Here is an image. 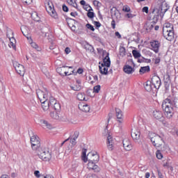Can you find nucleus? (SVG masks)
Wrapping results in <instances>:
<instances>
[{"instance_id":"f257e3e1","label":"nucleus","mask_w":178,"mask_h":178,"mask_svg":"<svg viewBox=\"0 0 178 178\" xmlns=\"http://www.w3.org/2000/svg\"><path fill=\"white\" fill-rule=\"evenodd\" d=\"M175 106H176V102L170 100V99H165L162 103V109L164 111L168 119H170L175 115Z\"/></svg>"},{"instance_id":"f03ea898","label":"nucleus","mask_w":178,"mask_h":178,"mask_svg":"<svg viewBox=\"0 0 178 178\" xmlns=\"http://www.w3.org/2000/svg\"><path fill=\"white\" fill-rule=\"evenodd\" d=\"M36 92L38 97L42 104L43 111H48V109L51 108V97H49L48 96V90H44V91H43L38 89Z\"/></svg>"},{"instance_id":"7ed1b4c3","label":"nucleus","mask_w":178,"mask_h":178,"mask_svg":"<svg viewBox=\"0 0 178 178\" xmlns=\"http://www.w3.org/2000/svg\"><path fill=\"white\" fill-rule=\"evenodd\" d=\"M163 35L168 41H172L175 38V29L173 25L170 23H165L163 26Z\"/></svg>"},{"instance_id":"20e7f679","label":"nucleus","mask_w":178,"mask_h":178,"mask_svg":"<svg viewBox=\"0 0 178 178\" xmlns=\"http://www.w3.org/2000/svg\"><path fill=\"white\" fill-rule=\"evenodd\" d=\"M87 154V149H83L82 152V161H83V162L86 163L88 161H90V162H95V163H97L98 161H99V155L98 154V153L95 152H89Z\"/></svg>"},{"instance_id":"39448f33","label":"nucleus","mask_w":178,"mask_h":178,"mask_svg":"<svg viewBox=\"0 0 178 178\" xmlns=\"http://www.w3.org/2000/svg\"><path fill=\"white\" fill-rule=\"evenodd\" d=\"M36 154L40 159H42V161H44L45 162H48L52 159V154L48 148L42 147L40 150L36 152Z\"/></svg>"},{"instance_id":"423d86ee","label":"nucleus","mask_w":178,"mask_h":178,"mask_svg":"<svg viewBox=\"0 0 178 178\" xmlns=\"http://www.w3.org/2000/svg\"><path fill=\"white\" fill-rule=\"evenodd\" d=\"M149 137L154 147H156V148H159V147H161L162 145L163 144V140L159 135H156L154 133H150L149 134Z\"/></svg>"},{"instance_id":"0eeeda50","label":"nucleus","mask_w":178,"mask_h":178,"mask_svg":"<svg viewBox=\"0 0 178 178\" xmlns=\"http://www.w3.org/2000/svg\"><path fill=\"white\" fill-rule=\"evenodd\" d=\"M31 148L33 151L38 152L42 147H41V141L37 135H33L31 137Z\"/></svg>"},{"instance_id":"6e6552de","label":"nucleus","mask_w":178,"mask_h":178,"mask_svg":"<svg viewBox=\"0 0 178 178\" xmlns=\"http://www.w3.org/2000/svg\"><path fill=\"white\" fill-rule=\"evenodd\" d=\"M45 6L47 12L50 15V16L54 19H58V14H56L55 8H54V4L52 2L47 1Z\"/></svg>"},{"instance_id":"1a4fd4ad","label":"nucleus","mask_w":178,"mask_h":178,"mask_svg":"<svg viewBox=\"0 0 178 178\" xmlns=\"http://www.w3.org/2000/svg\"><path fill=\"white\" fill-rule=\"evenodd\" d=\"M13 66L18 74H19L20 76H24L26 70L24 69V66L23 65L19 64L17 62H14Z\"/></svg>"},{"instance_id":"9d476101","label":"nucleus","mask_w":178,"mask_h":178,"mask_svg":"<svg viewBox=\"0 0 178 178\" xmlns=\"http://www.w3.org/2000/svg\"><path fill=\"white\" fill-rule=\"evenodd\" d=\"M152 86L156 90H158L161 87V78L159 76L154 75L152 77L151 81Z\"/></svg>"},{"instance_id":"9b49d317","label":"nucleus","mask_w":178,"mask_h":178,"mask_svg":"<svg viewBox=\"0 0 178 178\" xmlns=\"http://www.w3.org/2000/svg\"><path fill=\"white\" fill-rule=\"evenodd\" d=\"M140 136H141V133H140V129L137 128H134L131 131V137L133 140L137 143L138 140H140Z\"/></svg>"},{"instance_id":"f8f14e48","label":"nucleus","mask_w":178,"mask_h":178,"mask_svg":"<svg viewBox=\"0 0 178 178\" xmlns=\"http://www.w3.org/2000/svg\"><path fill=\"white\" fill-rule=\"evenodd\" d=\"M50 106L54 108L55 111H60V104L56 102L55 98L50 97Z\"/></svg>"},{"instance_id":"ddd939ff","label":"nucleus","mask_w":178,"mask_h":178,"mask_svg":"<svg viewBox=\"0 0 178 178\" xmlns=\"http://www.w3.org/2000/svg\"><path fill=\"white\" fill-rule=\"evenodd\" d=\"M88 161V168L89 169V170H94V172H99L100 170L99 167H98V165L95 164L97 163L91 161Z\"/></svg>"},{"instance_id":"4468645a","label":"nucleus","mask_w":178,"mask_h":178,"mask_svg":"<svg viewBox=\"0 0 178 178\" xmlns=\"http://www.w3.org/2000/svg\"><path fill=\"white\" fill-rule=\"evenodd\" d=\"M70 88L74 91H80L83 88L81 86V81L80 79H76L75 84L70 86Z\"/></svg>"},{"instance_id":"2eb2a0df","label":"nucleus","mask_w":178,"mask_h":178,"mask_svg":"<svg viewBox=\"0 0 178 178\" xmlns=\"http://www.w3.org/2000/svg\"><path fill=\"white\" fill-rule=\"evenodd\" d=\"M21 31L22 34L24 35V37H26L28 40H30L31 38V36H30V29L26 26H21Z\"/></svg>"},{"instance_id":"dca6fc26","label":"nucleus","mask_w":178,"mask_h":178,"mask_svg":"<svg viewBox=\"0 0 178 178\" xmlns=\"http://www.w3.org/2000/svg\"><path fill=\"white\" fill-rule=\"evenodd\" d=\"M151 47L154 51L156 54H158L159 52V47H161V43L158 40H153L152 42H150Z\"/></svg>"},{"instance_id":"f3484780","label":"nucleus","mask_w":178,"mask_h":178,"mask_svg":"<svg viewBox=\"0 0 178 178\" xmlns=\"http://www.w3.org/2000/svg\"><path fill=\"white\" fill-rule=\"evenodd\" d=\"M123 147L126 151H131L133 149V145L130 143L129 139H125L122 141Z\"/></svg>"},{"instance_id":"a211bd4d","label":"nucleus","mask_w":178,"mask_h":178,"mask_svg":"<svg viewBox=\"0 0 178 178\" xmlns=\"http://www.w3.org/2000/svg\"><path fill=\"white\" fill-rule=\"evenodd\" d=\"M78 108L79 109H80V111H81L82 112H86V113H88L90 112V105L88 104H83V103H80L79 105H78Z\"/></svg>"},{"instance_id":"6ab92c4d","label":"nucleus","mask_w":178,"mask_h":178,"mask_svg":"<svg viewBox=\"0 0 178 178\" xmlns=\"http://www.w3.org/2000/svg\"><path fill=\"white\" fill-rule=\"evenodd\" d=\"M40 123L43 129H49V130L52 129V124L45 120H40Z\"/></svg>"},{"instance_id":"aec40b11","label":"nucleus","mask_w":178,"mask_h":178,"mask_svg":"<svg viewBox=\"0 0 178 178\" xmlns=\"http://www.w3.org/2000/svg\"><path fill=\"white\" fill-rule=\"evenodd\" d=\"M99 65H101L102 67H111V58H109V54H107V56L103 59V63H101V62H99Z\"/></svg>"},{"instance_id":"412c9836","label":"nucleus","mask_w":178,"mask_h":178,"mask_svg":"<svg viewBox=\"0 0 178 178\" xmlns=\"http://www.w3.org/2000/svg\"><path fill=\"white\" fill-rule=\"evenodd\" d=\"M107 147L110 151L113 149V138H112L111 134L107 136Z\"/></svg>"},{"instance_id":"4be33fe9","label":"nucleus","mask_w":178,"mask_h":178,"mask_svg":"<svg viewBox=\"0 0 178 178\" xmlns=\"http://www.w3.org/2000/svg\"><path fill=\"white\" fill-rule=\"evenodd\" d=\"M169 10V8L168 7V4L166 3H163L161 5V13H162V15H161V17H163V15L168 10Z\"/></svg>"},{"instance_id":"5701e85b","label":"nucleus","mask_w":178,"mask_h":178,"mask_svg":"<svg viewBox=\"0 0 178 178\" xmlns=\"http://www.w3.org/2000/svg\"><path fill=\"white\" fill-rule=\"evenodd\" d=\"M8 38L10 40V43L8 44L10 48H13L14 49H16V39H15V37L11 36Z\"/></svg>"},{"instance_id":"b1692460","label":"nucleus","mask_w":178,"mask_h":178,"mask_svg":"<svg viewBox=\"0 0 178 178\" xmlns=\"http://www.w3.org/2000/svg\"><path fill=\"white\" fill-rule=\"evenodd\" d=\"M117 118L119 119L118 122L122 123V119H123V112L119 108H115Z\"/></svg>"},{"instance_id":"393cba45","label":"nucleus","mask_w":178,"mask_h":178,"mask_svg":"<svg viewBox=\"0 0 178 178\" xmlns=\"http://www.w3.org/2000/svg\"><path fill=\"white\" fill-rule=\"evenodd\" d=\"M124 73H127V74H131V73L134 72V70L133 67H131V66L127 65L124 67Z\"/></svg>"},{"instance_id":"a878e982","label":"nucleus","mask_w":178,"mask_h":178,"mask_svg":"<svg viewBox=\"0 0 178 178\" xmlns=\"http://www.w3.org/2000/svg\"><path fill=\"white\" fill-rule=\"evenodd\" d=\"M108 67H108V66H106V65H104V66L102 67V65H100L99 66V70H100V73H101L102 74H108Z\"/></svg>"},{"instance_id":"bb28decb","label":"nucleus","mask_w":178,"mask_h":178,"mask_svg":"<svg viewBox=\"0 0 178 178\" xmlns=\"http://www.w3.org/2000/svg\"><path fill=\"white\" fill-rule=\"evenodd\" d=\"M153 116L154 118H155V119H157L158 120H159V119H162L163 118L162 111H154Z\"/></svg>"},{"instance_id":"cd10ccee","label":"nucleus","mask_w":178,"mask_h":178,"mask_svg":"<svg viewBox=\"0 0 178 178\" xmlns=\"http://www.w3.org/2000/svg\"><path fill=\"white\" fill-rule=\"evenodd\" d=\"M145 88L146 90V91H152V90H154V86H152V83H151V81H147L146 84L145 85Z\"/></svg>"},{"instance_id":"c85d7f7f","label":"nucleus","mask_w":178,"mask_h":178,"mask_svg":"<svg viewBox=\"0 0 178 178\" xmlns=\"http://www.w3.org/2000/svg\"><path fill=\"white\" fill-rule=\"evenodd\" d=\"M76 98L79 101H87V99H86V94L84 92L78 93Z\"/></svg>"},{"instance_id":"c756f323","label":"nucleus","mask_w":178,"mask_h":178,"mask_svg":"<svg viewBox=\"0 0 178 178\" xmlns=\"http://www.w3.org/2000/svg\"><path fill=\"white\" fill-rule=\"evenodd\" d=\"M140 74H144V73H147L149 72V66L141 67L139 70Z\"/></svg>"},{"instance_id":"7c9ffc66","label":"nucleus","mask_w":178,"mask_h":178,"mask_svg":"<svg viewBox=\"0 0 178 178\" xmlns=\"http://www.w3.org/2000/svg\"><path fill=\"white\" fill-rule=\"evenodd\" d=\"M132 55L135 58V59H138V58H141V54H140L138 51L136 49L132 50Z\"/></svg>"},{"instance_id":"2f4dec72","label":"nucleus","mask_w":178,"mask_h":178,"mask_svg":"<svg viewBox=\"0 0 178 178\" xmlns=\"http://www.w3.org/2000/svg\"><path fill=\"white\" fill-rule=\"evenodd\" d=\"M31 17L35 20V22H40V17H38V13L34 12L31 14Z\"/></svg>"},{"instance_id":"473e14b6","label":"nucleus","mask_w":178,"mask_h":178,"mask_svg":"<svg viewBox=\"0 0 178 178\" xmlns=\"http://www.w3.org/2000/svg\"><path fill=\"white\" fill-rule=\"evenodd\" d=\"M23 91L26 94H31V88H30V86H26L23 88Z\"/></svg>"},{"instance_id":"72a5a7b5","label":"nucleus","mask_w":178,"mask_h":178,"mask_svg":"<svg viewBox=\"0 0 178 178\" xmlns=\"http://www.w3.org/2000/svg\"><path fill=\"white\" fill-rule=\"evenodd\" d=\"M49 31H51V28H49V26H45L42 29V33L45 34V35H47Z\"/></svg>"},{"instance_id":"f704fd0d","label":"nucleus","mask_w":178,"mask_h":178,"mask_svg":"<svg viewBox=\"0 0 178 178\" xmlns=\"http://www.w3.org/2000/svg\"><path fill=\"white\" fill-rule=\"evenodd\" d=\"M31 45L32 48H34V49H36L37 51H41V47H38V44H37V43L32 42L31 43Z\"/></svg>"},{"instance_id":"c9c22d12","label":"nucleus","mask_w":178,"mask_h":178,"mask_svg":"<svg viewBox=\"0 0 178 178\" xmlns=\"http://www.w3.org/2000/svg\"><path fill=\"white\" fill-rule=\"evenodd\" d=\"M156 156L157 159H162V158H163V154H162V152H161V150H157L156 152Z\"/></svg>"},{"instance_id":"e433bc0d","label":"nucleus","mask_w":178,"mask_h":178,"mask_svg":"<svg viewBox=\"0 0 178 178\" xmlns=\"http://www.w3.org/2000/svg\"><path fill=\"white\" fill-rule=\"evenodd\" d=\"M120 56H126V49L124 47H121L120 49Z\"/></svg>"},{"instance_id":"4c0bfd02","label":"nucleus","mask_w":178,"mask_h":178,"mask_svg":"<svg viewBox=\"0 0 178 178\" xmlns=\"http://www.w3.org/2000/svg\"><path fill=\"white\" fill-rule=\"evenodd\" d=\"M138 62L139 63H143L144 62H147L148 63H151V60L150 59H145V58H142L138 60Z\"/></svg>"},{"instance_id":"58836bf2","label":"nucleus","mask_w":178,"mask_h":178,"mask_svg":"<svg viewBox=\"0 0 178 178\" xmlns=\"http://www.w3.org/2000/svg\"><path fill=\"white\" fill-rule=\"evenodd\" d=\"M101 90V86L97 85L93 88V92H96V94H98L99 91Z\"/></svg>"},{"instance_id":"ea45409f","label":"nucleus","mask_w":178,"mask_h":178,"mask_svg":"<svg viewBox=\"0 0 178 178\" xmlns=\"http://www.w3.org/2000/svg\"><path fill=\"white\" fill-rule=\"evenodd\" d=\"M7 37L8 38H10V37H13V31H12L11 29H8Z\"/></svg>"},{"instance_id":"a19ab883","label":"nucleus","mask_w":178,"mask_h":178,"mask_svg":"<svg viewBox=\"0 0 178 178\" xmlns=\"http://www.w3.org/2000/svg\"><path fill=\"white\" fill-rule=\"evenodd\" d=\"M95 13L94 12H91V11H88L87 13V16L88 17H89V19H94V16H95Z\"/></svg>"},{"instance_id":"79ce46f5","label":"nucleus","mask_w":178,"mask_h":178,"mask_svg":"<svg viewBox=\"0 0 178 178\" xmlns=\"http://www.w3.org/2000/svg\"><path fill=\"white\" fill-rule=\"evenodd\" d=\"M154 29V25L149 24L148 25L145 26V30L149 31V30H152Z\"/></svg>"},{"instance_id":"37998d69","label":"nucleus","mask_w":178,"mask_h":178,"mask_svg":"<svg viewBox=\"0 0 178 178\" xmlns=\"http://www.w3.org/2000/svg\"><path fill=\"white\" fill-rule=\"evenodd\" d=\"M86 27L89 30H91V31H95V29H94V26L90 24H87Z\"/></svg>"},{"instance_id":"c03bdc74","label":"nucleus","mask_w":178,"mask_h":178,"mask_svg":"<svg viewBox=\"0 0 178 178\" xmlns=\"http://www.w3.org/2000/svg\"><path fill=\"white\" fill-rule=\"evenodd\" d=\"M123 12H130L131 9L130 7H129V6H124L122 8Z\"/></svg>"},{"instance_id":"a18cd8bd","label":"nucleus","mask_w":178,"mask_h":178,"mask_svg":"<svg viewBox=\"0 0 178 178\" xmlns=\"http://www.w3.org/2000/svg\"><path fill=\"white\" fill-rule=\"evenodd\" d=\"M93 5L95 6H97L98 8H99V7H101V2H99V1H97V0H95L94 1H93Z\"/></svg>"},{"instance_id":"49530a36","label":"nucleus","mask_w":178,"mask_h":178,"mask_svg":"<svg viewBox=\"0 0 178 178\" xmlns=\"http://www.w3.org/2000/svg\"><path fill=\"white\" fill-rule=\"evenodd\" d=\"M79 138V132H74V135L72 136V139L75 141Z\"/></svg>"},{"instance_id":"de8ad7c7","label":"nucleus","mask_w":178,"mask_h":178,"mask_svg":"<svg viewBox=\"0 0 178 178\" xmlns=\"http://www.w3.org/2000/svg\"><path fill=\"white\" fill-rule=\"evenodd\" d=\"M23 3H25V5H30L31 2H33V0H22Z\"/></svg>"},{"instance_id":"09e8293b","label":"nucleus","mask_w":178,"mask_h":178,"mask_svg":"<svg viewBox=\"0 0 178 178\" xmlns=\"http://www.w3.org/2000/svg\"><path fill=\"white\" fill-rule=\"evenodd\" d=\"M155 13H156V16H159V9H158V8H154V9H153V10H152V14H153V15H155Z\"/></svg>"},{"instance_id":"8fccbe9b","label":"nucleus","mask_w":178,"mask_h":178,"mask_svg":"<svg viewBox=\"0 0 178 178\" xmlns=\"http://www.w3.org/2000/svg\"><path fill=\"white\" fill-rule=\"evenodd\" d=\"M165 86H169V83H170V78L169 76H168L165 81H164Z\"/></svg>"},{"instance_id":"3c124183","label":"nucleus","mask_w":178,"mask_h":178,"mask_svg":"<svg viewBox=\"0 0 178 178\" xmlns=\"http://www.w3.org/2000/svg\"><path fill=\"white\" fill-rule=\"evenodd\" d=\"M34 175L36 177H38V178L41 177V175L40 174V172L38 170H35L34 172Z\"/></svg>"},{"instance_id":"603ef678","label":"nucleus","mask_w":178,"mask_h":178,"mask_svg":"<svg viewBox=\"0 0 178 178\" xmlns=\"http://www.w3.org/2000/svg\"><path fill=\"white\" fill-rule=\"evenodd\" d=\"M63 10L64 12H69V8L65 5H63Z\"/></svg>"},{"instance_id":"864d4df0","label":"nucleus","mask_w":178,"mask_h":178,"mask_svg":"<svg viewBox=\"0 0 178 178\" xmlns=\"http://www.w3.org/2000/svg\"><path fill=\"white\" fill-rule=\"evenodd\" d=\"M127 17H128V19H133V17L134 16V15L131 14V13H127L126 15Z\"/></svg>"},{"instance_id":"5fc2aeb1","label":"nucleus","mask_w":178,"mask_h":178,"mask_svg":"<svg viewBox=\"0 0 178 178\" xmlns=\"http://www.w3.org/2000/svg\"><path fill=\"white\" fill-rule=\"evenodd\" d=\"M142 11L145 12V13H148V7H147V6L143 7L142 9Z\"/></svg>"},{"instance_id":"6e6d98bb","label":"nucleus","mask_w":178,"mask_h":178,"mask_svg":"<svg viewBox=\"0 0 178 178\" xmlns=\"http://www.w3.org/2000/svg\"><path fill=\"white\" fill-rule=\"evenodd\" d=\"M115 37H117L118 38H122V35H120V33L119 32H115Z\"/></svg>"},{"instance_id":"4d7b16f0","label":"nucleus","mask_w":178,"mask_h":178,"mask_svg":"<svg viewBox=\"0 0 178 178\" xmlns=\"http://www.w3.org/2000/svg\"><path fill=\"white\" fill-rule=\"evenodd\" d=\"M111 26L113 27V29H115L116 22H115V20H113V21L111 22Z\"/></svg>"},{"instance_id":"13d9d810","label":"nucleus","mask_w":178,"mask_h":178,"mask_svg":"<svg viewBox=\"0 0 178 178\" xmlns=\"http://www.w3.org/2000/svg\"><path fill=\"white\" fill-rule=\"evenodd\" d=\"M70 152H72V149H70V147H68V149L65 150V154L67 155H69V154H70Z\"/></svg>"},{"instance_id":"bf43d9fd","label":"nucleus","mask_w":178,"mask_h":178,"mask_svg":"<svg viewBox=\"0 0 178 178\" xmlns=\"http://www.w3.org/2000/svg\"><path fill=\"white\" fill-rule=\"evenodd\" d=\"M65 76H70V74H73V71H72L71 72H64Z\"/></svg>"},{"instance_id":"052dcab7","label":"nucleus","mask_w":178,"mask_h":178,"mask_svg":"<svg viewBox=\"0 0 178 178\" xmlns=\"http://www.w3.org/2000/svg\"><path fill=\"white\" fill-rule=\"evenodd\" d=\"M142 147L143 148V149H148V145H147V144H143V145H142Z\"/></svg>"},{"instance_id":"680f3d73","label":"nucleus","mask_w":178,"mask_h":178,"mask_svg":"<svg viewBox=\"0 0 178 178\" xmlns=\"http://www.w3.org/2000/svg\"><path fill=\"white\" fill-rule=\"evenodd\" d=\"M87 178H98L95 175H89Z\"/></svg>"},{"instance_id":"e2e57ef3","label":"nucleus","mask_w":178,"mask_h":178,"mask_svg":"<svg viewBox=\"0 0 178 178\" xmlns=\"http://www.w3.org/2000/svg\"><path fill=\"white\" fill-rule=\"evenodd\" d=\"M70 143L72 144V145H76V140L72 139V138L70 139Z\"/></svg>"},{"instance_id":"0e129e2a","label":"nucleus","mask_w":178,"mask_h":178,"mask_svg":"<svg viewBox=\"0 0 178 178\" xmlns=\"http://www.w3.org/2000/svg\"><path fill=\"white\" fill-rule=\"evenodd\" d=\"M65 54H70V48L66 47L65 49Z\"/></svg>"},{"instance_id":"69168bd1","label":"nucleus","mask_w":178,"mask_h":178,"mask_svg":"<svg viewBox=\"0 0 178 178\" xmlns=\"http://www.w3.org/2000/svg\"><path fill=\"white\" fill-rule=\"evenodd\" d=\"M158 175L159 178H163V175H162V172H161V171L158 170Z\"/></svg>"},{"instance_id":"338daca9","label":"nucleus","mask_w":178,"mask_h":178,"mask_svg":"<svg viewBox=\"0 0 178 178\" xmlns=\"http://www.w3.org/2000/svg\"><path fill=\"white\" fill-rule=\"evenodd\" d=\"M95 26H96V27H99L101 26V23H99V22H95Z\"/></svg>"},{"instance_id":"774afa93","label":"nucleus","mask_w":178,"mask_h":178,"mask_svg":"<svg viewBox=\"0 0 178 178\" xmlns=\"http://www.w3.org/2000/svg\"><path fill=\"white\" fill-rule=\"evenodd\" d=\"M1 178H10V177H9V175H3L1 177Z\"/></svg>"}]
</instances>
